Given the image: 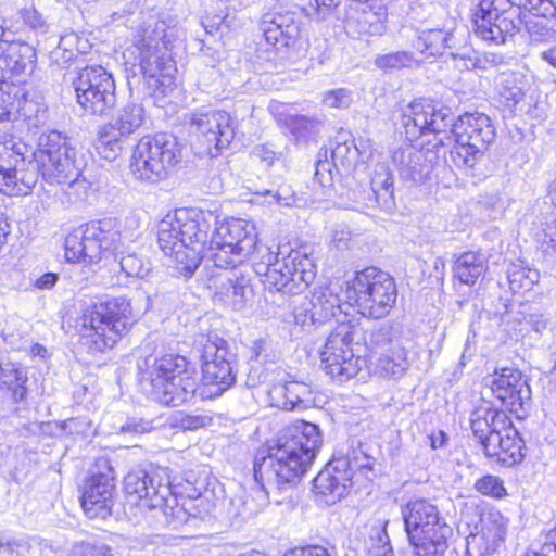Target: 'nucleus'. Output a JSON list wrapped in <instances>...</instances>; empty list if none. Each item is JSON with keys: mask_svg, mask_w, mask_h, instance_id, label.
I'll return each mask as SVG.
<instances>
[{"mask_svg": "<svg viewBox=\"0 0 556 556\" xmlns=\"http://www.w3.org/2000/svg\"><path fill=\"white\" fill-rule=\"evenodd\" d=\"M83 162L77 160L71 139L53 130L40 137L34 160L27 161L15 146L0 140V193L27 195L38 182L39 174L50 185L77 177Z\"/></svg>", "mask_w": 556, "mask_h": 556, "instance_id": "f257e3e1", "label": "nucleus"}, {"mask_svg": "<svg viewBox=\"0 0 556 556\" xmlns=\"http://www.w3.org/2000/svg\"><path fill=\"white\" fill-rule=\"evenodd\" d=\"M323 439L319 428L304 420L286 427L276 441L257 451L254 457V479L282 492L295 485L315 459Z\"/></svg>", "mask_w": 556, "mask_h": 556, "instance_id": "f03ea898", "label": "nucleus"}, {"mask_svg": "<svg viewBox=\"0 0 556 556\" xmlns=\"http://www.w3.org/2000/svg\"><path fill=\"white\" fill-rule=\"evenodd\" d=\"M217 215L211 211L181 207L167 214L157 225V242L170 255L176 269L190 277L204 257L210 258V239Z\"/></svg>", "mask_w": 556, "mask_h": 556, "instance_id": "7ed1b4c3", "label": "nucleus"}, {"mask_svg": "<svg viewBox=\"0 0 556 556\" xmlns=\"http://www.w3.org/2000/svg\"><path fill=\"white\" fill-rule=\"evenodd\" d=\"M124 243L116 219L90 222L66 236L65 258L72 263H96L102 253L110 252L127 277L144 278L151 271L150 261L137 252L125 251Z\"/></svg>", "mask_w": 556, "mask_h": 556, "instance_id": "20e7f679", "label": "nucleus"}, {"mask_svg": "<svg viewBox=\"0 0 556 556\" xmlns=\"http://www.w3.org/2000/svg\"><path fill=\"white\" fill-rule=\"evenodd\" d=\"M169 37L166 22L155 14H148L142 17L131 45L123 53L126 71L130 70L134 76L141 74L153 92L163 93L173 83Z\"/></svg>", "mask_w": 556, "mask_h": 556, "instance_id": "39448f33", "label": "nucleus"}, {"mask_svg": "<svg viewBox=\"0 0 556 556\" xmlns=\"http://www.w3.org/2000/svg\"><path fill=\"white\" fill-rule=\"evenodd\" d=\"M138 368L144 391L162 405L179 406L198 390L194 369L182 355L149 356L138 363Z\"/></svg>", "mask_w": 556, "mask_h": 556, "instance_id": "423d86ee", "label": "nucleus"}, {"mask_svg": "<svg viewBox=\"0 0 556 556\" xmlns=\"http://www.w3.org/2000/svg\"><path fill=\"white\" fill-rule=\"evenodd\" d=\"M405 531L413 556H444L453 530L430 501H409L402 508Z\"/></svg>", "mask_w": 556, "mask_h": 556, "instance_id": "0eeeda50", "label": "nucleus"}, {"mask_svg": "<svg viewBox=\"0 0 556 556\" xmlns=\"http://www.w3.org/2000/svg\"><path fill=\"white\" fill-rule=\"evenodd\" d=\"M83 343L92 353L112 348L134 324L129 301L113 298L87 306L81 314Z\"/></svg>", "mask_w": 556, "mask_h": 556, "instance_id": "6e6552de", "label": "nucleus"}, {"mask_svg": "<svg viewBox=\"0 0 556 556\" xmlns=\"http://www.w3.org/2000/svg\"><path fill=\"white\" fill-rule=\"evenodd\" d=\"M446 144L454 140L450 151L451 163L464 169H471L482 160L490 144L495 139V127L491 118L480 112L465 113L455 118L452 113Z\"/></svg>", "mask_w": 556, "mask_h": 556, "instance_id": "1a4fd4ad", "label": "nucleus"}, {"mask_svg": "<svg viewBox=\"0 0 556 556\" xmlns=\"http://www.w3.org/2000/svg\"><path fill=\"white\" fill-rule=\"evenodd\" d=\"M364 333L358 325L341 323L336 327L320 354L327 375L343 382L367 366L368 345L361 342Z\"/></svg>", "mask_w": 556, "mask_h": 556, "instance_id": "9d476101", "label": "nucleus"}, {"mask_svg": "<svg viewBox=\"0 0 556 556\" xmlns=\"http://www.w3.org/2000/svg\"><path fill=\"white\" fill-rule=\"evenodd\" d=\"M451 121L450 108L437 104L430 99H417L402 109L400 126L407 140H421L419 147L433 151L446 146Z\"/></svg>", "mask_w": 556, "mask_h": 556, "instance_id": "9b49d317", "label": "nucleus"}, {"mask_svg": "<svg viewBox=\"0 0 556 556\" xmlns=\"http://www.w3.org/2000/svg\"><path fill=\"white\" fill-rule=\"evenodd\" d=\"M344 295L359 314L379 319L394 307L397 289L389 274L376 267H368L356 273L353 280L345 282Z\"/></svg>", "mask_w": 556, "mask_h": 556, "instance_id": "f8f14e48", "label": "nucleus"}, {"mask_svg": "<svg viewBox=\"0 0 556 556\" xmlns=\"http://www.w3.org/2000/svg\"><path fill=\"white\" fill-rule=\"evenodd\" d=\"M181 150L175 136L160 132L142 137L134 148L130 169L143 182L156 184L166 179L180 162Z\"/></svg>", "mask_w": 556, "mask_h": 556, "instance_id": "ddd939ff", "label": "nucleus"}, {"mask_svg": "<svg viewBox=\"0 0 556 556\" xmlns=\"http://www.w3.org/2000/svg\"><path fill=\"white\" fill-rule=\"evenodd\" d=\"M264 257L265 282L278 292L302 293L315 279V264L302 250L279 247L276 253L267 251Z\"/></svg>", "mask_w": 556, "mask_h": 556, "instance_id": "4468645a", "label": "nucleus"}, {"mask_svg": "<svg viewBox=\"0 0 556 556\" xmlns=\"http://www.w3.org/2000/svg\"><path fill=\"white\" fill-rule=\"evenodd\" d=\"M254 225L244 219L217 220L210 239V260L217 268L228 269L244 263L256 249Z\"/></svg>", "mask_w": 556, "mask_h": 556, "instance_id": "2eb2a0df", "label": "nucleus"}, {"mask_svg": "<svg viewBox=\"0 0 556 556\" xmlns=\"http://www.w3.org/2000/svg\"><path fill=\"white\" fill-rule=\"evenodd\" d=\"M197 349L202 358L204 390L201 394L208 397L218 396L235 383L237 355L229 350L227 341L217 333L199 336Z\"/></svg>", "mask_w": 556, "mask_h": 556, "instance_id": "dca6fc26", "label": "nucleus"}, {"mask_svg": "<svg viewBox=\"0 0 556 556\" xmlns=\"http://www.w3.org/2000/svg\"><path fill=\"white\" fill-rule=\"evenodd\" d=\"M72 86L85 114L104 116L116 104L114 78L101 65H90L78 71Z\"/></svg>", "mask_w": 556, "mask_h": 556, "instance_id": "f3484780", "label": "nucleus"}, {"mask_svg": "<svg viewBox=\"0 0 556 556\" xmlns=\"http://www.w3.org/2000/svg\"><path fill=\"white\" fill-rule=\"evenodd\" d=\"M519 11L510 0H480L473 30L482 40L504 43L519 29Z\"/></svg>", "mask_w": 556, "mask_h": 556, "instance_id": "a211bd4d", "label": "nucleus"}, {"mask_svg": "<svg viewBox=\"0 0 556 556\" xmlns=\"http://www.w3.org/2000/svg\"><path fill=\"white\" fill-rule=\"evenodd\" d=\"M371 469L369 457L362 451L353 450L346 459L329 464L314 479V490L325 496L328 504L340 501L351 485V475L356 470Z\"/></svg>", "mask_w": 556, "mask_h": 556, "instance_id": "6ab92c4d", "label": "nucleus"}, {"mask_svg": "<svg viewBox=\"0 0 556 556\" xmlns=\"http://www.w3.org/2000/svg\"><path fill=\"white\" fill-rule=\"evenodd\" d=\"M115 477L111 463L99 458L84 485L81 507L86 515L93 519H105L112 514Z\"/></svg>", "mask_w": 556, "mask_h": 556, "instance_id": "aec40b11", "label": "nucleus"}, {"mask_svg": "<svg viewBox=\"0 0 556 556\" xmlns=\"http://www.w3.org/2000/svg\"><path fill=\"white\" fill-rule=\"evenodd\" d=\"M493 394L518 418H522L531 405V389L519 369L513 367L494 371L491 381Z\"/></svg>", "mask_w": 556, "mask_h": 556, "instance_id": "412c9836", "label": "nucleus"}, {"mask_svg": "<svg viewBox=\"0 0 556 556\" xmlns=\"http://www.w3.org/2000/svg\"><path fill=\"white\" fill-rule=\"evenodd\" d=\"M190 128L206 144V150L212 155L228 147L235 137L233 121L225 111L192 113Z\"/></svg>", "mask_w": 556, "mask_h": 556, "instance_id": "4be33fe9", "label": "nucleus"}, {"mask_svg": "<svg viewBox=\"0 0 556 556\" xmlns=\"http://www.w3.org/2000/svg\"><path fill=\"white\" fill-rule=\"evenodd\" d=\"M153 489V502L159 504L165 496L170 495V477L166 467L149 465L137 467L128 471L124 478V491L129 504L141 509L146 484Z\"/></svg>", "mask_w": 556, "mask_h": 556, "instance_id": "5701e85b", "label": "nucleus"}, {"mask_svg": "<svg viewBox=\"0 0 556 556\" xmlns=\"http://www.w3.org/2000/svg\"><path fill=\"white\" fill-rule=\"evenodd\" d=\"M387 11L382 5L372 7L366 1L350 2L343 11H337V20L342 21L351 36H380L386 31Z\"/></svg>", "mask_w": 556, "mask_h": 556, "instance_id": "b1692460", "label": "nucleus"}, {"mask_svg": "<svg viewBox=\"0 0 556 556\" xmlns=\"http://www.w3.org/2000/svg\"><path fill=\"white\" fill-rule=\"evenodd\" d=\"M470 428L475 439L483 451H494L498 435L510 419L504 410L494 408L490 403H483L470 413Z\"/></svg>", "mask_w": 556, "mask_h": 556, "instance_id": "393cba45", "label": "nucleus"}, {"mask_svg": "<svg viewBox=\"0 0 556 556\" xmlns=\"http://www.w3.org/2000/svg\"><path fill=\"white\" fill-rule=\"evenodd\" d=\"M439 151H428L422 147L417 149L412 144H406L393 151L392 163L403 179L419 182L429 177L438 160Z\"/></svg>", "mask_w": 556, "mask_h": 556, "instance_id": "a878e982", "label": "nucleus"}, {"mask_svg": "<svg viewBox=\"0 0 556 556\" xmlns=\"http://www.w3.org/2000/svg\"><path fill=\"white\" fill-rule=\"evenodd\" d=\"M37 62L35 48L21 40L0 43V81L30 75Z\"/></svg>", "mask_w": 556, "mask_h": 556, "instance_id": "bb28decb", "label": "nucleus"}, {"mask_svg": "<svg viewBox=\"0 0 556 556\" xmlns=\"http://www.w3.org/2000/svg\"><path fill=\"white\" fill-rule=\"evenodd\" d=\"M225 281L217 288L215 298L240 311L253 296L250 268L243 264L229 267Z\"/></svg>", "mask_w": 556, "mask_h": 556, "instance_id": "cd10ccee", "label": "nucleus"}, {"mask_svg": "<svg viewBox=\"0 0 556 556\" xmlns=\"http://www.w3.org/2000/svg\"><path fill=\"white\" fill-rule=\"evenodd\" d=\"M342 294H344L343 285L339 281L318 287L308 300L313 323L323 324L334 317L337 312L341 311Z\"/></svg>", "mask_w": 556, "mask_h": 556, "instance_id": "c85d7f7f", "label": "nucleus"}, {"mask_svg": "<svg viewBox=\"0 0 556 556\" xmlns=\"http://www.w3.org/2000/svg\"><path fill=\"white\" fill-rule=\"evenodd\" d=\"M267 42L277 48L292 47L300 39L301 21L295 13H276L264 28Z\"/></svg>", "mask_w": 556, "mask_h": 556, "instance_id": "c756f323", "label": "nucleus"}, {"mask_svg": "<svg viewBox=\"0 0 556 556\" xmlns=\"http://www.w3.org/2000/svg\"><path fill=\"white\" fill-rule=\"evenodd\" d=\"M526 445L519 432L510 426L500 433L494 451H483L486 457L496 458L504 466L511 467L525 458Z\"/></svg>", "mask_w": 556, "mask_h": 556, "instance_id": "7c9ffc66", "label": "nucleus"}, {"mask_svg": "<svg viewBox=\"0 0 556 556\" xmlns=\"http://www.w3.org/2000/svg\"><path fill=\"white\" fill-rule=\"evenodd\" d=\"M273 400L276 402V406L285 410H294L311 406L315 401V395L309 384L289 381L274 388Z\"/></svg>", "mask_w": 556, "mask_h": 556, "instance_id": "2f4dec72", "label": "nucleus"}, {"mask_svg": "<svg viewBox=\"0 0 556 556\" xmlns=\"http://www.w3.org/2000/svg\"><path fill=\"white\" fill-rule=\"evenodd\" d=\"M275 491V489H270L264 481L255 479V484L248 491H243L240 495H237L231 501V505L237 516L241 517L243 520L250 519L260 514L268 505L269 495Z\"/></svg>", "mask_w": 556, "mask_h": 556, "instance_id": "473e14b6", "label": "nucleus"}, {"mask_svg": "<svg viewBox=\"0 0 556 556\" xmlns=\"http://www.w3.org/2000/svg\"><path fill=\"white\" fill-rule=\"evenodd\" d=\"M204 504V496L197 495L194 497L178 496L170 489V495L166 500V505L161 508L163 515L167 518L173 527L187 523L191 517H201V506Z\"/></svg>", "mask_w": 556, "mask_h": 556, "instance_id": "72a5a7b5", "label": "nucleus"}, {"mask_svg": "<svg viewBox=\"0 0 556 556\" xmlns=\"http://www.w3.org/2000/svg\"><path fill=\"white\" fill-rule=\"evenodd\" d=\"M486 269L488 261L484 254L467 251L454 261L453 275L463 285L473 286Z\"/></svg>", "mask_w": 556, "mask_h": 556, "instance_id": "f704fd0d", "label": "nucleus"}, {"mask_svg": "<svg viewBox=\"0 0 556 556\" xmlns=\"http://www.w3.org/2000/svg\"><path fill=\"white\" fill-rule=\"evenodd\" d=\"M414 46L427 56L441 55L446 49L456 47V37L451 30L427 29L421 31Z\"/></svg>", "mask_w": 556, "mask_h": 556, "instance_id": "c9c22d12", "label": "nucleus"}, {"mask_svg": "<svg viewBox=\"0 0 556 556\" xmlns=\"http://www.w3.org/2000/svg\"><path fill=\"white\" fill-rule=\"evenodd\" d=\"M408 366L407 352L401 343H396L395 348L386 350L377 362L379 374L393 379L401 378Z\"/></svg>", "mask_w": 556, "mask_h": 556, "instance_id": "e433bc0d", "label": "nucleus"}, {"mask_svg": "<svg viewBox=\"0 0 556 556\" xmlns=\"http://www.w3.org/2000/svg\"><path fill=\"white\" fill-rule=\"evenodd\" d=\"M27 377L22 367L4 357L0 358V387H7L13 391L15 402L23 401L26 396V388L24 387Z\"/></svg>", "mask_w": 556, "mask_h": 556, "instance_id": "4c0bfd02", "label": "nucleus"}, {"mask_svg": "<svg viewBox=\"0 0 556 556\" xmlns=\"http://www.w3.org/2000/svg\"><path fill=\"white\" fill-rule=\"evenodd\" d=\"M144 121V110L139 103H127L118 112L115 118L109 123L117 131L129 136L138 129Z\"/></svg>", "mask_w": 556, "mask_h": 556, "instance_id": "58836bf2", "label": "nucleus"}, {"mask_svg": "<svg viewBox=\"0 0 556 556\" xmlns=\"http://www.w3.org/2000/svg\"><path fill=\"white\" fill-rule=\"evenodd\" d=\"M285 125L296 140H309L319 132L323 119L316 115H288Z\"/></svg>", "mask_w": 556, "mask_h": 556, "instance_id": "ea45409f", "label": "nucleus"}, {"mask_svg": "<svg viewBox=\"0 0 556 556\" xmlns=\"http://www.w3.org/2000/svg\"><path fill=\"white\" fill-rule=\"evenodd\" d=\"M127 137L113 126L104 125L99 131L97 143L99 154L105 160L114 161L122 153Z\"/></svg>", "mask_w": 556, "mask_h": 556, "instance_id": "a19ab883", "label": "nucleus"}, {"mask_svg": "<svg viewBox=\"0 0 556 556\" xmlns=\"http://www.w3.org/2000/svg\"><path fill=\"white\" fill-rule=\"evenodd\" d=\"M388 519H376L370 529L368 540L369 556H395L387 533Z\"/></svg>", "mask_w": 556, "mask_h": 556, "instance_id": "79ce46f5", "label": "nucleus"}, {"mask_svg": "<svg viewBox=\"0 0 556 556\" xmlns=\"http://www.w3.org/2000/svg\"><path fill=\"white\" fill-rule=\"evenodd\" d=\"M348 137V134H339L334 144L330 147L332 165L337 168H350L357 157V148L354 141L349 140Z\"/></svg>", "mask_w": 556, "mask_h": 556, "instance_id": "37998d69", "label": "nucleus"}, {"mask_svg": "<svg viewBox=\"0 0 556 556\" xmlns=\"http://www.w3.org/2000/svg\"><path fill=\"white\" fill-rule=\"evenodd\" d=\"M482 522V536L491 542L493 546H497L503 542L506 536L508 519L505 518L500 511H489L481 519Z\"/></svg>", "mask_w": 556, "mask_h": 556, "instance_id": "c03bdc74", "label": "nucleus"}, {"mask_svg": "<svg viewBox=\"0 0 556 556\" xmlns=\"http://www.w3.org/2000/svg\"><path fill=\"white\" fill-rule=\"evenodd\" d=\"M60 186H62L64 201L67 203L84 202L91 192V182L83 175L81 169L78 172L77 177L67 178Z\"/></svg>", "mask_w": 556, "mask_h": 556, "instance_id": "a18cd8bd", "label": "nucleus"}, {"mask_svg": "<svg viewBox=\"0 0 556 556\" xmlns=\"http://www.w3.org/2000/svg\"><path fill=\"white\" fill-rule=\"evenodd\" d=\"M539 280L540 273L533 268L514 266L508 271L509 288L514 293L531 290Z\"/></svg>", "mask_w": 556, "mask_h": 556, "instance_id": "49530a36", "label": "nucleus"}, {"mask_svg": "<svg viewBox=\"0 0 556 556\" xmlns=\"http://www.w3.org/2000/svg\"><path fill=\"white\" fill-rule=\"evenodd\" d=\"M417 64L418 62L415 59L414 53L409 51L390 52L377 55L375 59V65L382 71L401 70L404 67H412Z\"/></svg>", "mask_w": 556, "mask_h": 556, "instance_id": "de8ad7c7", "label": "nucleus"}, {"mask_svg": "<svg viewBox=\"0 0 556 556\" xmlns=\"http://www.w3.org/2000/svg\"><path fill=\"white\" fill-rule=\"evenodd\" d=\"M451 55L454 59L460 58L463 60H467L468 63L466 64V66L468 68L472 67L480 71H490L504 63L503 55L493 52H472V54L469 55L466 53L460 54L452 51Z\"/></svg>", "mask_w": 556, "mask_h": 556, "instance_id": "09e8293b", "label": "nucleus"}, {"mask_svg": "<svg viewBox=\"0 0 556 556\" xmlns=\"http://www.w3.org/2000/svg\"><path fill=\"white\" fill-rule=\"evenodd\" d=\"M400 332L401 331L396 325L383 323L370 332V344L374 348L381 349H383L386 345H390V348H395V344L400 343L397 339V333Z\"/></svg>", "mask_w": 556, "mask_h": 556, "instance_id": "8fccbe9b", "label": "nucleus"}, {"mask_svg": "<svg viewBox=\"0 0 556 556\" xmlns=\"http://www.w3.org/2000/svg\"><path fill=\"white\" fill-rule=\"evenodd\" d=\"M20 18L27 28L36 34H46L49 30V24L43 15L33 5L21 8L17 12Z\"/></svg>", "mask_w": 556, "mask_h": 556, "instance_id": "3c124183", "label": "nucleus"}, {"mask_svg": "<svg viewBox=\"0 0 556 556\" xmlns=\"http://www.w3.org/2000/svg\"><path fill=\"white\" fill-rule=\"evenodd\" d=\"M475 489L482 495L494 498H503L507 494L503 480L493 475H485L478 479Z\"/></svg>", "mask_w": 556, "mask_h": 556, "instance_id": "603ef678", "label": "nucleus"}, {"mask_svg": "<svg viewBox=\"0 0 556 556\" xmlns=\"http://www.w3.org/2000/svg\"><path fill=\"white\" fill-rule=\"evenodd\" d=\"M7 80L0 81V122L10 121L12 113L20 110V99L11 96L13 87Z\"/></svg>", "mask_w": 556, "mask_h": 556, "instance_id": "864d4df0", "label": "nucleus"}, {"mask_svg": "<svg viewBox=\"0 0 556 556\" xmlns=\"http://www.w3.org/2000/svg\"><path fill=\"white\" fill-rule=\"evenodd\" d=\"M538 241L543 253L556 255V218L546 220L542 225Z\"/></svg>", "mask_w": 556, "mask_h": 556, "instance_id": "5fc2aeb1", "label": "nucleus"}, {"mask_svg": "<svg viewBox=\"0 0 556 556\" xmlns=\"http://www.w3.org/2000/svg\"><path fill=\"white\" fill-rule=\"evenodd\" d=\"M80 38L75 33H68L60 37L58 47L51 52L52 60H60L61 51H65L67 58H74L76 53H81L83 49L79 47Z\"/></svg>", "mask_w": 556, "mask_h": 556, "instance_id": "6e6d98bb", "label": "nucleus"}, {"mask_svg": "<svg viewBox=\"0 0 556 556\" xmlns=\"http://www.w3.org/2000/svg\"><path fill=\"white\" fill-rule=\"evenodd\" d=\"M525 8L534 16L556 20V0H526Z\"/></svg>", "mask_w": 556, "mask_h": 556, "instance_id": "4d7b16f0", "label": "nucleus"}, {"mask_svg": "<svg viewBox=\"0 0 556 556\" xmlns=\"http://www.w3.org/2000/svg\"><path fill=\"white\" fill-rule=\"evenodd\" d=\"M71 556H113L112 547L102 542H83L76 545Z\"/></svg>", "mask_w": 556, "mask_h": 556, "instance_id": "13d9d810", "label": "nucleus"}, {"mask_svg": "<svg viewBox=\"0 0 556 556\" xmlns=\"http://www.w3.org/2000/svg\"><path fill=\"white\" fill-rule=\"evenodd\" d=\"M527 28L532 43H546L556 39V29L542 23H528Z\"/></svg>", "mask_w": 556, "mask_h": 556, "instance_id": "bf43d9fd", "label": "nucleus"}, {"mask_svg": "<svg viewBox=\"0 0 556 556\" xmlns=\"http://www.w3.org/2000/svg\"><path fill=\"white\" fill-rule=\"evenodd\" d=\"M541 549L528 551L523 556H556V527L541 533Z\"/></svg>", "mask_w": 556, "mask_h": 556, "instance_id": "052dcab7", "label": "nucleus"}, {"mask_svg": "<svg viewBox=\"0 0 556 556\" xmlns=\"http://www.w3.org/2000/svg\"><path fill=\"white\" fill-rule=\"evenodd\" d=\"M351 102V92L343 88L328 91L324 97V103L334 109H346Z\"/></svg>", "mask_w": 556, "mask_h": 556, "instance_id": "680f3d73", "label": "nucleus"}, {"mask_svg": "<svg viewBox=\"0 0 556 556\" xmlns=\"http://www.w3.org/2000/svg\"><path fill=\"white\" fill-rule=\"evenodd\" d=\"M177 422L184 430H198L208 426L212 422V417L206 415L181 414Z\"/></svg>", "mask_w": 556, "mask_h": 556, "instance_id": "e2e57ef3", "label": "nucleus"}, {"mask_svg": "<svg viewBox=\"0 0 556 556\" xmlns=\"http://www.w3.org/2000/svg\"><path fill=\"white\" fill-rule=\"evenodd\" d=\"M315 10L319 20H327L328 16L333 13L337 17V11H343L340 9L342 0H314Z\"/></svg>", "mask_w": 556, "mask_h": 556, "instance_id": "0e129e2a", "label": "nucleus"}, {"mask_svg": "<svg viewBox=\"0 0 556 556\" xmlns=\"http://www.w3.org/2000/svg\"><path fill=\"white\" fill-rule=\"evenodd\" d=\"M393 190V178L388 168L381 167V170H376L371 178V190Z\"/></svg>", "mask_w": 556, "mask_h": 556, "instance_id": "69168bd1", "label": "nucleus"}, {"mask_svg": "<svg viewBox=\"0 0 556 556\" xmlns=\"http://www.w3.org/2000/svg\"><path fill=\"white\" fill-rule=\"evenodd\" d=\"M26 551V545L15 539L0 534V554L1 555H20Z\"/></svg>", "mask_w": 556, "mask_h": 556, "instance_id": "338daca9", "label": "nucleus"}, {"mask_svg": "<svg viewBox=\"0 0 556 556\" xmlns=\"http://www.w3.org/2000/svg\"><path fill=\"white\" fill-rule=\"evenodd\" d=\"M152 429L151 421L130 418L121 427L124 433H146Z\"/></svg>", "mask_w": 556, "mask_h": 556, "instance_id": "774afa93", "label": "nucleus"}]
</instances>
